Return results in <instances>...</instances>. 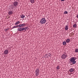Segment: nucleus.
<instances>
[{"label":"nucleus","mask_w":78,"mask_h":78,"mask_svg":"<svg viewBox=\"0 0 78 78\" xmlns=\"http://www.w3.org/2000/svg\"><path fill=\"white\" fill-rule=\"evenodd\" d=\"M46 20L44 18H43L40 21V22L41 24H45L46 22Z\"/></svg>","instance_id":"obj_1"},{"label":"nucleus","mask_w":78,"mask_h":78,"mask_svg":"<svg viewBox=\"0 0 78 78\" xmlns=\"http://www.w3.org/2000/svg\"><path fill=\"white\" fill-rule=\"evenodd\" d=\"M13 5L14 6H15L16 8V6H17V5H18V2L16 1H15L13 3Z\"/></svg>","instance_id":"obj_6"},{"label":"nucleus","mask_w":78,"mask_h":78,"mask_svg":"<svg viewBox=\"0 0 78 78\" xmlns=\"http://www.w3.org/2000/svg\"><path fill=\"white\" fill-rule=\"evenodd\" d=\"M16 27H20V24H19V25H18L17 26H16Z\"/></svg>","instance_id":"obj_22"},{"label":"nucleus","mask_w":78,"mask_h":78,"mask_svg":"<svg viewBox=\"0 0 78 78\" xmlns=\"http://www.w3.org/2000/svg\"><path fill=\"white\" fill-rule=\"evenodd\" d=\"M9 30V29H6L5 30V31H8Z\"/></svg>","instance_id":"obj_23"},{"label":"nucleus","mask_w":78,"mask_h":78,"mask_svg":"<svg viewBox=\"0 0 78 78\" xmlns=\"http://www.w3.org/2000/svg\"><path fill=\"white\" fill-rule=\"evenodd\" d=\"M62 44H63V45H66V42L65 41H63L62 43Z\"/></svg>","instance_id":"obj_18"},{"label":"nucleus","mask_w":78,"mask_h":78,"mask_svg":"<svg viewBox=\"0 0 78 78\" xmlns=\"http://www.w3.org/2000/svg\"><path fill=\"white\" fill-rule=\"evenodd\" d=\"M39 69H37L35 71V75L37 76V75H39Z\"/></svg>","instance_id":"obj_3"},{"label":"nucleus","mask_w":78,"mask_h":78,"mask_svg":"<svg viewBox=\"0 0 78 78\" xmlns=\"http://www.w3.org/2000/svg\"><path fill=\"white\" fill-rule=\"evenodd\" d=\"M49 56H51V55H49Z\"/></svg>","instance_id":"obj_27"},{"label":"nucleus","mask_w":78,"mask_h":78,"mask_svg":"<svg viewBox=\"0 0 78 78\" xmlns=\"http://www.w3.org/2000/svg\"><path fill=\"white\" fill-rule=\"evenodd\" d=\"M59 66H57L56 67L57 69H58V70L60 68H59Z\"/></svg>","instance_id":"obj_21"},{"label":"nucleus","mask_w":78,"mask_h":78,"mask_svg":"<svg viewBox=\"0 0 78 78\" xmlns=\"http://www.w3.org/2000/svg\"><path fill=\"white\" fill-rule=\"evenodd\" d=\"M19 23H20L19 21H17L15 23V25H18V24H19Z\"/></svg>","instance_id":"obj_17"},{"label":"nucleus","mask_w":78,"mask_h":78,"mask_svg":"<svg viewBox=\"0 0 78 78\" xmlns=\"http://www.w3.org/2000/svg\"><path fill=\"white\" fill-rule=\"evenodd\" d=\"M61 0V1H62V2H63V1H64V0Z\"/></svg>","instance_id":"obj_26"},{"label":"nucleus","mask_w":78,"mask_h":78,"mask_svg":"<svg viewBox=\"0 0 78 78\" xmlns=\"http://www.w3.org/2000/svg\"><path fill=\"white\" fill-rule=\"evenodd\" d=\"M18 31H22V27H20L18 28Z\"/></svg>","instance_id":"obj_7"},{"label":"nucleus","mask_w":78,"mask_h":78,"mask_svg":"<svg viewBox=\"0 0 78 78\" xmlns=\"http://www.w3.org/2000/svg\"><path fill=\"white\" fill-rule=\"evenodd\" d=\"M28 27H22V31H26L27 30H28Z\"/></svg>","instance_id":"obj_4"},{"label":"nucleus","mask_w":78,"mask_h":78,"mask_svg":"<svg viewBox=\"0 0 78 78\" xmlns=\"http://www.w3.org/2000/svg\"><path fill=\"white\" fill-rule=\"evenodd\" d=\"M8 14L9 15H11L12 14H13V12H12V11H10L9 12Z\"/></svg>","instance_id":"obj_13"},{"label":"nucleus","mask_w":78,"mask_h":78,"mask_svg":"<svg viewBox=\"0 0 78 78\" xmlns=\"http://www.w3.org/2000/svg\"><path fill=\"white\" fill-rule=\"evenodd\" d=\"M76 27H77V26L76 24H74L73 25V28H76Z\"/></svg>","instance_id":"obj_15"},{"label":"nucleus","mask_w":78,"mask_h":78,"mask_svg":"<svg viewBox=\"0 0 78 78\" xmlns=\"http://www.w3.org/2000/svg\"><path fill=\"white\" fill-rule=\"evenodd\" d=\"M65 29L66 31H67L69 29V28H68V25H67L65 28Z\"/></svg>","instance_id":"obj_11"},{"label":"nucleus","mask_w":78,"mask_h":78,"mask_svg":"<svg viewBox=\"0 0 78 78\" xmlns=\"http://www.w3.org/2000/svg\"><path fill=\"white\" fill-rule=\"evenodd\" d=\"M16 28V27L15 26H14L12 28V29H13V28Z\"/></svg>","instance_id":"obj_24"},{"label":"nucleus","mask_w":78,"mask_h":78,"mask_svg":"<svg viewBox=\"0 0 78 78\" xmlns=\"http://www.w3.org/2000/svg\"><path fill=\"white\" fill-rule=\"evenodd\" d=\"M70 61L72 62L73 64H75L76 63V61L75 60V58L74 57H72L70 59Z\"/></svg>","instance_id":"obj_2"},{"label":"nucleus","mask_w":78,"mask_h":78,"mask_svg":"<svg viewBox=\"0 0 78 78\" xmlns=\"http://www.w3.org/2000/svg\"><path fill=\"white\" fill-rule=\"evenodd\" d=\"M67 56L64 54L62 55L61 56V58L63 59H65L66 58Z\"/></svg>","instance_id":"obj_5"},{"label":"nucleus","mask_w":78,"mask_h":78,"mask_svg":"<svg viewBox=\"0 0 78 78\" xmlns=\"http://www.w3.org/2000/svg\"><path fill=\"white\" fill-rule=\"evenodd\" d=\"M69 70L70 72H74V69L73 68H71Z\"/></svg>","instance_id":"obj_10"},{"label":"nucleus","mask_w":78,"mask_h":78,"mask_svg":"<svg viewBox=\"0 0 78 78\" xmlns=\"http://www.w3.org/2000/svg\"><path fill=\"white\" fill-rule=\"evenodd\" d=\"M70 40L69 39H67L66 40V42H67V43H69V42H70Z\"/></svg>","instance_id":"obj_14"},{"label":"nucleus","mask_w":78,"mask_h":78,"mask_svg":"<svg viewBox=\"0 0 78 78\" xmlns=\"http://www.w3.org/2000/svg\"><path fill=\"white\" fill-rule=\"evenodd\" d=\"M8 52H9L8 50H6L4 51V54H5V55H7L8 54Z\"/></svg>","instance_id":"obj_8"},{"label":"nucleus","mask_w":78,"mask_h":78,"mask_svg":"<svg viewBox=\"0 0 78 78\" xmlns=\"http://www.w3.org/2000/svg\"><path fill=\"white\" fill-rule=\"evenodd\" d=\"M76 17L77 18V19H78V15H77Z\"/></svg>","instance_id":"obj_25"},{"label":"nucleus","mask_w":78,"mask_h":78,"mask_svg":"<svg viewBox=\"0 0 78 78\" xmlns=\"http://www.w3.org/2000/svg\"><path fill=\"white\" fill-rule=\"evenodd\" d=\"M75 60H76V58H75Z\"/></svg>","instance_id":"obj_28"},{"label":"nucleus","mask_w":78,"mask_h":78,"mask_svg":"<svg viewBox=\"0 0 78 78\" xmlns=\"http://www.w3.org/2000/svg\"><path fill=\"white\" fill-rule=\"evenodd\" d=\"M67 13H68L66 11H65L64 12V14H67Z\"/></svg>","instance_id":"obj_20"},{"label":"nucleus","mask_w":78,"mask_h":78,"mask_svg":"<svg viewBox=\"0 0 78 78\" xmlns=\"http://www.w3.org/2000/svg\"><path fill=\"white\" fill-rule=\"evenodd\" d=\"M30 2L31 3H34V0H30Z\"/></svg>","instance_id":"obj_16"},{"label":"nucleus","mask_w":78,"mask_h":78,"mask_svg":"<svg viewBox=\"0 0 78 78\" xmlns=\"http://www.w3.org/2000/svg\"><path fill=\"white\" fill-rule=\"evenodd\" d=\"M75 52L76 53H77V52L78 53V49H76L75 50Z\"/></svg>","instance_id":"obj_19"},{"label":"nucleus","mask_w":78,"mask_h":78,"mask_svg":"<svg viewBox=\"0 0 78 78\" xmlns=\"http://www.w3.org/2000/svg\"><path fill=\"white\" fill-rule=\"evenodd\" d=\"M20 18H22V19H23L25 17V16L23 15V14L21 15L20 16Z\"/></svg>","instance_id":"obj_12"},{"label":"nucleus","mask_w":78,"mask_h":78,"mask_svg":"<svg viewBox=\"0 0 78 78\" xmlns=\"http://www.w3.org/2000/svg\"><path fill=\"white\" fill-rule=\"evenodd\" d=\"M25 25H26V24L24 23L23 24H20V27H24V26H25Z\"/></svg>","instance_id":"obj_9"}]
</instances>
